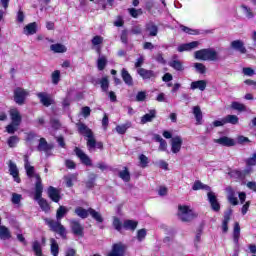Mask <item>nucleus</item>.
Masks as SVG:
<instances>
[{
    "mask_svg": "<svg viewBox=\"0 0 256 256\" xmlns=\"http://www.w3.org/2000/svg\"><path fill=\"white\" fill-rule=\"evenodd\" d=\"M69 210L65 206H59L56 211V220L45 218L44 223L49 227L50 231L57 233L62 239H67V228L61 224V219L67 215Z\"/></svg>",
    "mask_w": 256,
    "mask_h": 256,
    "instance_id": "obj_1",
    "label": "nucleus"
},
{
    "mask_svg": "<svg viewBox=\"0 0 256 256\" xmlns=\"http://www.w3.org/2000/svg\"><path fill=\"white\" fill-rule=\"evenodd\" d=\"M36 183H35V194L34 199L38 201V205L44 213H49L51 211V205L47 202V199L43 198V181L41 180V176L39 174L35 175Z\"/></svg>",
    "mask_w": 256,
    "mask_h": 256,
    "instance_id": "obj_2",
    "label": "nucleus"
},
{
    "mask_svg": "<svg viewBox=\"0 0 256 256\" xmlns=\"http://www.w3.org/2000/svg\"><path fill=\"white\" fill-rule=\"evenodd\" d=\"M75 215L77 217H80V219H87L89 215L94 219L95 222L97 223H103V215H101L97 210L93 209L92 207H89L88 209H85L81 206H78L74 210Z\"/></svg>",
    "mask_w": 256,
    "mask_h": 256,
    "instance_id": "obj_3",
    "label": "nucleus"
},
{
    "mask_svg": "<svg viewBox=\"0 0 256 256\" xmlns=\"http://www.w3.org/2000/svg\"><path fill=\"white\" fill-rule=\"evenodd\" d=\"M195 59L200 61H218L219 54L213 48H204L195 52Z\"/></svg>",
    "mask_w": 256,
    "mask_h": 256,
    "instance_id": "obj_4",
    "label": "nucleus"
},
{
    "mask_svg": "<svg viewBox=\"0 0 256 256\" xmlns=\"http://www.w3.org/2000/svg\"><path fill=\"white\" fill-rule=\"evenodd\" d=\"M177 215L182 223H191V221L197 217V214L187 205H179Z\"/></svg>",
    "mask_w": 256,
    "mask_h": 256,
    "instance_id": "obj_5",
    "label": "nucleus"
},
{
    "mask_svg": "<svg viewBox=\"0 0 256 256\" xmlns=\"http://www.w3.org/2000/svg\"><path fill=\"white\" fill-rule=\"evenodd\" d=\"M27 97H29V92L24 88L16 87L14 89V102L16 105H25Z\"/></svg>",
    "mask_w": 256,
    "mask_h": 256,
    "instance_id": "obj_6",
    "label": "nucleus"
},
{
    "mask_svg": "<svg viewBox=\"0 0 256 256\" xmlns=\"http://www.w3.org/2000/svg\"><path fill=\"white\" fill-rule=\"evenodd\" d=\"M70 229L73 235H75L76 237H81V238L85 237V227L82 226L79 220H75V219L71 220Z\"/></svg>",
    "mask_w": 256,
    "mask_h": 256,
    "instance_id": "obj_7",
    "label": "nucleus"
},
{
    "mask_svg": "<svg viewBox=\"0 0 256 256\" xmlns=\"http://www.w3.org/2000/svg\"><path fill=\"white\" fill-rule=\"evenodd\" d=\"M74 153L78 159H80V163L85 165L86 167H93V160L87 155L83 150L79 147L74 148Z\"/></svg>",
    "mask_w": 256,
    "mask_h": 256,
    "instance_id": "obj_8",
    "label": "nucleus"
},
{
    "mask_svg": "<svg viewBox=\"0 0 256 256\" xmlns=\"http://www.w3.org/2000/svg\"><path fill=\"white\" fill-rule=\"evenodd\" d=\"M37 97L43 107H51V105H55V100L53 99V96H51V94L47 92H39L37 94Z\"/></svg>",
    "mask_w": 256,
    "mask_h": 256,
    "instance_id": "obj_9",
    "label": "nucleus"
},
{
    "mask_svg": "<svg viewBox=\"0 0 256 256\" xmlns=\"http://www.w3.org/2000/svg\"><path fill=\"white\" fill-rule=\"evenodd\" d=\"M127 251V246L123 243H115L112 246V250L108 254V256H125Z\"/></svg>",
    "mask_w": 256,
    "mask_h": 256,
    "instance_id": "obj_10",
    "label": "nucleus"
},
{
    "mask_svg": "<svg viewBox=\"0 0 256 256\" xmlns=\"http://www.w3.org/2000/svg\"><path fill=\"white\" fill-rule=\"evenodd\" d=\"M207 197L212 211H215V213H219L221 211V204L217 199V195H215L214 192H208Z\"/></svg>",
    "mask_w": 256,
    "mask_h": 256,
    "instance_id": "obj_11",
    "label": "nucleus"
},
{
    "mask_svg": "<svg viewBox=\"0 0 256 256\" xmlns=\"http://www.w3.org/2000/svg\"><path fill=\"white\" fill-rule=\"evenodd\" d=\"M233 216V209L228 208L224 212V218L222 221V232L227 233L229 231V221H231V217Z\"/></svg>",
    "mask_w": 256,
    "mask_h": 256,
    "instance_id": "obj_12",
    "label": "nucleus"
},
{
    "mask_svg": "<svg viewBox=\"0 0 256 256\" xmlns=\"http://www.w3.org/2000/svg\"><path fill=\"white\" fill-rule=\"evenodd\" d=\"M231 49L234 51H238L241 55H245L247 53V48L245 47V43L242 40H233L230 43Z\"/></svg>",
    "mask_w": 256,
    "mask_h": 256,
    "instance_id": "obj_13",
    "label": "nucleus"
},
{
    "mask_svg": "<svg viewBox=\"0 0 256 256\" xmlns=\"http://www.w3.org/2000/svg\"><path fill=\"white\" fill-rule=\"evenodd\" d=\"M10 119L13 125L19 126L21 125V121H23V117L17 108H12L9 111Z\"/></svg>",
    "mask_w": 256,
    "mask_h": 256,
    "instance_id": "obj_14",
    "label": "nucleus"
},
{
    "mask_svg": "<svg viewBox=\"0 0 256 256\" xmlns=\"http://www.w3.org/2000/svg\"><path fill=\"white\" fill-rule=\"evenodd\" d=\"M48 197L51 199V201H53V203H59V201H61V191L53 186H50L48 188Z\"/></svg>",
    "mask_w": 256,
    "mask_h": 256,
    "instance_id": "obj_15",
    "label": "nucleus"
},
{
    "mask_svg": "<svg viewBox=\"0 0 256 256\" xmlns=\"http://www.w3.org/2000/svg\"><path fill=\"white\" fill-rule=\"evenodd\" d=\"M183 146V139L180 136L173 137L171 139V151L172 153H179L181 147Z\"/></svg>",
    "mask_w": 256,
    "mask_h": 256,
    "instance_id": "obj_16",
    "label": "nucleus"
},
{
    "mask_svg": "<svg viewBox=\"0 0 256 256\" xmlns=\"http://www.w3.org/2000/svg\"><path fill=\"white\" fill-rule=\"evenodd\" d=\"M214 143H218V145H222V147H235L236 145L235 140L227 136H222L218 139H215Z\"/></svg>",
    "mask_w": 256,
    "mask_h": 256,
    "instance_id": "obj_17",
    "label": "nucleus"
},
{
    "mask_svg": "<svg viewBox=\"0 0 256 256\" xmlns=\"http://www.w3.org/2000/svg\"><path fill=\"white\" fill-rule=\"evenodd\" d=\"M9 167V173L13 176V179L16 183H21V178L19 177V168H17V164H15L13 161H9L8 164Z\"/></svg>",
    "mask_w": 256,
    "mask_h": 256,
    "instance_id": "obj_18",
    "label": "nucleus"
},
{
    "mask_svg": "<svg viewBox=\"0 0 256 256\" xmlns=\"http://www.w3.org/2000/svg\"><path fill=\"white\" fill-rule=\"evenodd\" d=\"M77 127L78 133H80V135H84V137H87L88 139H91L93 137V130L87 127L85 123L80 122L77 124Z\"/></svg>",
    "mask_w": 256,
    "mask_h": 256,
    "instance_id": "obj_19",
    "label": "nucleus"
},
{
    "mask_svg": "<svg viewBox=\"0 0 256 256\" xmlns=\"http://www.w3.org/2000/svg\"><path fill=\"white\" fill-rule=\"evenodd\" d=\"M138 75L142 77V79L147 80V79H155L157 77V74L153 70H147L145 68H138L137 69Z\"/></svg>",
    "mask_w": 256,
    "mask_h": 256,
    "instance_id": "obj_20",
    "label": "nucleus"
},
{
    "mask_svg": "<svg viewBox=\"0 0 256 256\" xmlns=\"http://www.w3.org/2000/svg\"><path fill=\"white\" fill-rule=\"evenodd\" d=\"M53 144H48L47 143V139H45V138H40L39 139V144H38V146H37V150L38 151H44V153H49V151H52V149H53Z\"/></svg>",
    "mask_w": 256,
    "mask_h": 256,
    "instance_id": "obj_21",
    "label": "nucleus"
},
{
    "mask_svg": "<svg viewBox=\"0 0 256 256\" xmlns=\"http://www.w3.org/2000/svg\"><path fill=\"white\" fill-rule=\"evenodd\" d=\"M145 31L149 33V37H157V33H159V27L155 25V22L150 21L146 23Z\"/></svg>",
    "mask_w": 256,
    "mask_h": 256,
    "instance_id": "obj_22",
    "label": "nucleus"
},
{
    "mask_svg": "<svg viewBox=\"0 0 256 256\" xmlns=\"http://www.w3.org/2000/svg\"><path fill=\"white\" fill-rule=\"evenodd\" d=\"M196 47H199V41H192L189 43L181 44L178 46L177 51L179 53H183V51H191L192 49H196Z\"/></svg>",
    "mask_w": 256,
    "mask_h": 256,
    "instance_id": "obj_23",
    "label": "nucleus"
},
{
    "mask_svg": "<svg viewBox=\"0 0 256 256\" xmlns=\"http://www.w3.org/2000/svg\"><path fill=\"white\" fill-rule=\"evenodd\" d=\"M24 167L27 177H29L30 179L35 177V167L31 166V164L29 163L28 156H24Z\"/></svg>",
    "mask_w": 256,
    "mask_h": 256,
    "instance_id": "obj_24",
    "label": "nucleus"
},
{
    "mask_svg": "<svg viewBox=\"0 0 256 256\" xmlns=\"http://www.w3.org/2000/svg\"><path fill=\"white\" fill-rule=\"evenodd\" d=\"M86 145L89 151H91V149H100L102 151L103 149V142H97L94 136H92L91 139H87Z\"/></svg>",
    "mask_w": 256,
    "mask_h": 256,
    "instance_id": "obj_25",
    "label": "nucleus"
},
{
    "mask_svg": "<svg viewBox=\"0 0 256 256\" xmlns=\"http://www.w3.org/2000/svg\"><path fill=\"white\" fill-rule=\"evenodd\" d=\"M157 117V110L152 109L149 110L148 114H145L141 117V123L142 125H145V123H151V121H153V119H155Z\"/></svg>",
    "mask_w": 256,
    "mask_h": 256,
    "instance_id": "obj_26",
    "label": "nucleus"
},
{
    "mask_svg": "<svg viewBox=\"0 0 256 256\" xmlns=\"http://www.w3.org/2000/svg\"><path fill=\"white\" fill-rule=\"evenodd\" d=\"M121 77H122L124 83L126 85H128V87H133V77L131 76L129 71H127V69L122 68V70H121Z\"/></svg>",
    "mask_w": 256,
    "mask_h": 256,
    "instance_id": "obj_27",
    "label": "nucleus"
},
{
    "mask_svg": "<svg viewBox=\"0 0 256 256\" xmlns=\"http://www.w3.org/2000/svg\"><path fill=\"white\" fill-rule=\"evenodd\" d=\"M190 89L192 90L199 89V91H205V89H207V81L206 80L193 81L190 84Z\"/></svg>",
    "mask_w": 256,
    "mask_h": 256,
    "instance_id": "obj_28",
    "label": "nucleus"
},
{
    "mask_svg": "<svg viewBox=\"0 0 256 256\" xmlns=\"http://www.w3.org/2000/svg\"><path fill=\"white\" fill-rule=\"evenodd\" d=\"M118 177L122 179L124 183H129V181H131V172H129V168L124 166L123 170L118 173Z\"/></svg>",
    "mask_w": 256,
    "mask_h": 256,
    "instance_id": "obj_29",
    "label": "nucleus"
},
{
    "mask_svg": "<svg viewBox=\"0 0 256 256\" xmlns=\"http://www.w3.org/2000/svg\"><path fill=\"white\" fill-rule=\"evenodd\" d=\"M138 225H139V222L135 220L127 219V220H124L123 222V229H125L126 231H135Z\"/></svg>",
    "mask_w": 256,
    "mask_h": 256,
    "instance_id": "obj_30",
    "label": "nucleus"
},
{
    "mask_svg": "<svg viewBox=\"0 0 256 256\" xmlns=\"http://www.w3.org/2000/svg\"><path fill=\"white\" fill-rule=\"evenodd\" d=\"M240 237H241V226L239 225V222H235L234 229H233V241L235 245H239Z\"/></svg>",
    "mask_w": 256,
    "mask_h": 256,
    "instance_id": "obj_31",
    "label": "nucleus"
},
{
    "mask_svg": "<svg viewBox=\"0 0 256 256\" xmlns=\"http://www.w3.org/2000/svg\"><path fill=\"white\" fill-rule=\"evenodd\" d=\"M200 189L204 191H211V187L207 184H203L201 180H196L192 186L193 191H200Z\"/></svg>",
    "mask_w": 256,
    "mask_h": 256,
    "instance_id": "obj_32",
    "label": "nucleus"
},
{
    "mask_svg": "<svg viewBox=\"0 0 256 256\" xmlns=\"http://www.w3.org/2000/svg\"><path fill=\"white\" fill-rule=\"evenodd\" d=\"M25 35H35L37 33V22L29 23L24 27Z\"/></svg>",
    "mask_w": 256,
    "mask_h": 256,
    "instance_id": "obj_33",
    "label": "nucleus"
},
{
    "mask_svg": "<svg viewBox=\"0 0 256 256\" xmlns=\"http://www.w3.org/2000/svg\"><path fill=\"white\" fill-rule=\"evenodd\" d=\"M99 85L103 93H109V76H104L99 80Z\"/></svg>",
    "mask_w": 256,
    "mask_h": 256,
    "instance_id": "obj_34",
    "label": "nucleus"
},
{
    "mask_svg": "<svg viewBox=\"0 0 256 256\" xmlns=\"http://www.w3.org/2000/svg\"><path fill=\"white\" fill-rule=\"evenodd\" d=\"M154 139L157 143H160L159 150L160 151H167V141L161 137L159 134L154 135Z\"/></svg>",
    "mask_w": 256,
    "mask_h": 256,
    "instance_id": "obj_35",
    "label": "nucleus"
},
{
    "mask_svg": "<svg viewBox=\"0 0 256 256\" xmlns=\"http://www.w3.org/2000/svg\"><path fill=\"white\" fill-rule=\"evenodd\" d=\"M193 114L197 121V125H201V121H203V112H201V107L194 106L193 107Z\"/></svg>",
    "mask_w": 256,
    "mask_h": 256,
    "instance_id": "obj_36",
    "label": "nucleus"
},
{
    "mask_svg": "<svg viewBox=\"0 0 256 256\" xmlns=\"http://www.w3.org/2000/svg\"><path fill=\"white\" fill-rule=\"evenodd\" d=\"M50 251L53 256H59V244L55 238L50 239Z\"/></svg>",
    "mask_w": 256,
    "mask_h": 256,
    "instance_id": "obj_37",
    "label": "nucleus"
},
{
    "mask_svg": "<svg viewBox=\"0 0 256 256\" xmlns=\"http://www.w3.org/2000/svg\"><path fill=\"white\" fill-rule=\"evenodd\" d=\"M169 67L175 69V71H185V67H183V62L180 60H172L169 62Z\"/></svg>",
    "mask_w": 256,
    "mask_h": 256,
    "instance_id": "obj_38",
    "label": "nucleus"
},
{
    "mask_svg": "<svg viewBox=\"0 0 256 256\" xmlns=\"http://www.w3.org/2000/svg\"><path fill=\"white\" fill-rule=\"evenodd\" d=\"M32 251L36 256H43V248H41V243L39 241H34L32 244Z\"/></svg>",
    "mask_w": 256,
    "mask_h": 256,
    "instance_id": "obj_39",
    "label": "nucleus"
},
{
    "mask_svg": "<svg viewBox=\"0 0 256 256\" xmlns=\"http://www.w3.org/2000/svg\"><path fill=\"white\" fill-rule=\"evenodd\" d=\"M51 51H53L54 53H65L67 51V47H65V45L63 44H52L50 46Z\"/></svg>",
    "mask_w": 256,
    "mask_h": 256,
    "instance_id": "obj_40",
    "label": "nucleus"
},
{
    "mask_svg": "<svg viewBox=\"0 0 256 256\" xmlns=\"http://www.w3.org/2000/svg\"><path fill=\"white\" fill-rule=\"evenodd\" d=\"M112 226L116 231H118V233H121L123 229V222H121V219H119V217L114 216L112 221Z\"/></svg>",
    "mask_w": 256,
    "mask_h": 256,
    "instance_id": "obj_41",
    "label": "nucleus"
},
{
    "mask_svg": "<svg viewBox=\"0 0 256 256\" xmlns=\"http://www.w3.org/2000/svg\"><path fill=\"white\" fill-rule=\"evenodd\" d=\"M0 239H11V231L6 226H0Z\"/></svg>",
    "mask_w": 256,
    "mask_h": 256,
    "instance_id": "obj_42",
    "label": "nucleus"
},
{
    "mask_svg": "<svg viewBox=\"0 0 256 256\" xmlns=\"http://www.w3.org/2000/svg\"><path fill=\"white\" fill-rule=\"evenodd\" d=\"M138 159H139L140 167L142 169H146V167H149V157H147L145 154H140Z\"/></svg>",
    "mask_w": 256,
    "mask_h": 256,
    "instance_id": "obj_43",
    "label": "nucleus"
},
{
    "mask_svg": "<svg viewBox=\"0 0 256 256\" xmlns=\"http://www.w3.org/2000/svg\"><path fill=\"white\" fill-rule=\"evenodd\" d=\"M231 109H234V111H239L240 113L247 111V107L237 101L231 103Z\"/></svg>",
    "mask_w": 256,
    "mask_h": 256,
    "instance_id": "obj_44",
    "label": "nucleus"
},
{
    "mask_svg": "<svg viewBox=\"0 0 256 256\" xmlns=\"http://www.w3.org/2000/svg\"><path fill=\"white\" fill-rule=\"evenodd\" d=\"M97 179V174L95 173H91L89 175V179L88 181L86 182V188L87 189H93V187H95V181Z\"/></svg>",
    "mask_w": 256,
    "mask_h": 256,
    "instance_id": "obj_45",
    "label": "nucleus"
},
{
    "mask_svg": "<svg viewBox=\"0 0 256 256\" xmlns=\"http://www.w3.org/2000/svg\"><path fill=\"white\" fill-rule=\"evenodd\" d=\"M97 67H98V71L105 70V67H107V57L102 56V57L98 58Z\"/></svg>",
    "mask_w": 256,
    "mask_h": 256,
    "instance_id": "obj_46",
    "label": "nucleus"
},
{
    "mask_svg": "<svg viewBox=\"0 0 256 256\" xmlns=\"http://www.w3.org/2000/svg\"><path fill=\"white\" fill-rule=\"evenodd\" d=\"M224 120L226 124L237 125L239 123V117L237 115H227Z\"/></svg>",
    "mask_w": 256,
    "mask_h": 256,
    "instance_id": "obj_47",
    "label": "nucleus"
},
{
    "mask_svg": "<svg viewBox=\"0 0 256 256\" xmlns=\"http://www.w3.org/2000/svg\"><path fill=\"white\" fill-rule=\"evenodd\" d=\"M53 85H59V81H61V71L55 70L51 75Z\"/></svg>",
    "mask_w": 256,
    "mask_h": 256,
    "instance_id": "obj_48",
    "label": "nucleus"
},
{
    "mask_svg": "<svg viewBox=\"0 0 256 256\" xmlns=\"http://www.w3.org/2000/svg\"><path fill=\"white\" fill-rule=\"evenodd\" d=\"M120 41L124 45L129 44V31L127 29L122 30L121 35H120Z\"/></svg>",
    "mask_w": 256,
    "mask_h": 256,
    "instance_id": "obj_49",
    "label": "nucleus"
},
{
    "mask_svg": "<svg viewBox=\"0 0 256 256\" xmlns=\"http://www.w3.org/2000/svg\"><path fill=\"white\" fill-rule=\"evenodd\" d=\"M17 143H19V137L18 136H10L7 140V144L10 148L16 147Z\"/></svg>",
    "mask_w": 256,
    "mask_h": 256,
    "instance_id": "obj_50",
    "label": "nucleus"
},
{
    "mask_svg": "<svg viewBox=\"0 0 256 256\" xmlns=\"http://www.w3.org/2000/svg\"><path fill=\"white\" fill-rule=\"evenodd\" d=\"M128 13H130L131 17H133L134 19H137L139 15L143 14V10L141 8L140 9L129 8Z\"/></svg>",
    "mask_w": 256,
    "mask_h": 256,
    "instance_id": "obj_51",
    "label": "nucleus"
},
{
    "mask_svg": "<svg viewBox=\"0 0 256 256\" xmlns=\"http://www.w3.org/2000/svg\"><path fill=\"white\" fill-rule=\"evenodd\" d=\"M50 125L55 131H59V129H61V122L57 118H51Z\"/></svg>",
    "mask_w": 256,
    "mask_h": 256,
    "instance_id": "obj_52",
    "label": "nucleus"
},
{
    "mask_svg": "<svg viewBox=\"0 0 256 256\" xmlns=\"http://www.w3.org/2000/svg\"><path fill=\"white\" fill-rule=\"evenodd\" d=\"M194 67L200 75H205V73H207V67H205L203 63H195Z\"/></svg>",
    "mask_w": 256,
    "mask_h": 256,
    "instance_id": "obj_53",
    "label": "nucleus"
},
{
    "mask_svg": "<svg viewBox=\"0 0 256 256\" xmlns=\"http://www.w3.org/2000/svg\"><path fill=\"white\" fill-rule=\"evenodd\" d=\"M22 199H23V196L21 194H18V193L12 194L11 201H12L13 205H19V203H21Z\"/></svg>",
    "mask_w": 256,
    "mask_h": 256,
    "instance_id": "obj_54",
    "label": "nucleus"
},
{
    "mask_svg": "<svg viewBox=\"0 0 256 256\" xmlns=\"http://www.w3.org/2000/svg\"><path fill=\"white\" fill-rule=\"evenodd\" d=\"M242 9H244L245 15L248 19H253L255 17V14H253V10H251L250 7L242 5Z\"/></svg>",
    "mask_w": 256,
    "mask_h": 256,
    "instance_id": "obj_55",
    "label": "nucleus"
},
{
    "mask_svg": "<svg viewBox=\"0 0 256 256\" xmlns=\"http://www.w3.org/2000/svg\"><path fill=\"white\" fill-rule=\"evenodd\" d=\"M147 237V230L145 228H142L137 231V239L138 241H144V239Z\"/></svg>",
    "mask_w": 256,
    "mask_h": 256,
    "instance_id": "obj_56",
    "label": "nucleus"
},
{
    "mask_svg": "<svg viewBox=\"0 0 256 256\" xmlns=\"http://www.w3.org/2000/svg\"><path fill=\"white\" fill-rule=\"evenodd\" d=\"M247 167H255L256 165V152L252 155V157L245 160Z\"/></svg>",
    "mask_w": 256,
    "mask_h": 256,
    "instance_id": "obj_57",
    "label": "nucleus"
},
{
    "mask_svg": "<svg viewBox=\"0 0 256 256\" xmlns=\"http://www.w3.org/2000/svg\"><path fill=\"white\" fill-rule=\"evenodd\" d=\"M18 129L19 126L13 124V122L6 126V131L9 133V135H13Z\"/></svg>",
    "mask_w": 256,
    "mask_h": 256,
    "instance_id": "obj_58",
    "label": "nucleus"
},
{
    "mask_svg": "<svg viewBox=\"0 0 256 256\" xmlns=\"http://www.w3.org/2000/svg\"><path fill=\"white\" fill-rule=\"evenodd\" d=\"M35 139H37V133H35L34 131L26 133L25 141L31 143L32 141H35Z\"/></svg>",
    "mask_w": 256,
    "mask_h": 256,
    "instance_id": "obj_59",
    "label": "nucleus"
},
{
    "mask_svg": "<svg viewBox=\"0 0 256 256\" xmlns=\"http://www.w3.org/2000/svg\"><path fill=\"white\" fill-rule=\"evenodd\" d=\"M127 129H129V126L126 124L116 126V131L119 135H125L127 133Z\"/></svg>",
    "mask_w": 256,
    "mask_h": 256,
    "instance_id": "obj_60",
    "label": "nucleus"
},
{
    "mask_svg": "<svg viewBox=\"0 0 256 256\" xmlns=\"http://www.w3.org/2000/svg\"><path fill=\"white\" fill-rule=\"evenodd\" d=\"M147 99V92L139 91L136 95V101L143 102Z\"/></svg>",
    "mask_w": 256,
    "mask_h": 256,
    "instance_id": "obj_61",
    "label": "nucleus"
},
{
    "mask_svg": "<svg viewBox=\"0 0 256 256\" xmlns=\"http://www.w3.org/2000/svg\"><path fill=\"white\" fill-rule=\"evenodd\" d=\"M91 41H92V45L96 47L97 45H101L103 43V37L96 35L92 38Z\"/></svg>",
    "mask_w": 256,
    "mask_h": 256,
    "instance_id": "obj_62",
    "label": "nucleus"
},
{
    "mask_svg": "<svg viewBox=\"0 0 256 256\" xmlns=\"http://www.w3.org/2000/svg\"><path fill=\"white\" fill-rule=\"evenodd\" d=\"M181 29L184 33H187L188 35H197V30H193L187 26L182 25Z\"/></svg>",
    "mask_w": 256,
    "mask_h": 256,
    "instance_id": "obj_63",
    "label": "nucleus"
},
{
    "mask_svg": "<svg viewBox=\"0 0 256 256\" xmlns=\"http://www.w3.org/2000/svg\"><path fill=\"white\" fill-rule=\"evenodd\" d=\"M131 33L132 35H141V33H143V30L141 29V26L137 25L132 27Z\"/></svg>",
    "mask_w": 256,
    "mask_h": 256,
    "instance_id": "obj_64",
    "label": "nucleus"
}]
</instances>
